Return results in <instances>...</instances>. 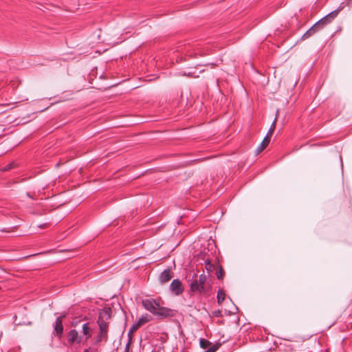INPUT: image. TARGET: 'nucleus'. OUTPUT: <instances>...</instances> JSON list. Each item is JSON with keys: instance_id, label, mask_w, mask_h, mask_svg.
<instances>
[{"instance_id": "4be33fe9", "label": "nucleus", "mask_w": 352, "mask_h": 352, "mask_svg": "<svg viewBox=\"0 0 352 352\" xmlns=\"http://www.w3.org/2000/svg\"><path fill=\"white\" fill-rule=\"evenodd\" d=\"M132 343V338L129 339L127 344H126L124 352H129L131 344Z\"/></svg>"}, {"instance_id": "0eeeda50", "label": "nucleus", "mask_w": 352, "mask_h": 352, "mask_svg": "<svg viewBox=\"0 0 352 352\" xmlns=\"http://www.w3.org/2000/svg\"><path fill=\"white\" fill-rule=\"evenodd\" d=\"M68 342L70 344L74 342L80 343L81 342V337L78 335V332L76 329H72L68 334Z\"/></svg>"}, {"instance_id": "f03ea898", "label": "nucleus", "mask_w": 352, "mask_h": 352, "mask_svg": "<svg viewBox=\"0 0 352 352\" xmlns=\"http://www.w3.org/2000/svg\"><path fill=\"white\" fill-rule=\"evenodd\" d=\"M142 305L145 309L161 318L171 317L174 315L172 309L161 307L160 303L154 299L142 300Z\"/></svg>"}, {"instance_id": "f8f14e48", "label": "nucleus", "mask_w": 352, "mask_h": 352, "mask_svg": "<svg viewBox=\"0 0 352 352\" xmlns=\"http://www.w3.org/2000/svg\"><path fill=\"white\" fill-rule=\"evenodd\" d=\"M213 344L212 342H210L209 340L205 339V338H200L199 340V346L201 348L204 349H209L210 346H212Z\"/></svg>"}, {"instance_id": "423d86ee", "label": "nucleus", "mask_w": 352, "mask_h": 352, "mask_svg": "<svg viewBox=\"0 0 352 352\" xmlns=\"http://www.w3.org/2000/svg\"><path fill=\"white\" fill-rule=\"evenodd\" d=\"M173 272L170 269L164 270L160 275L159 280L162 284L168 282L173 278Z\"/></svg>"}, {"instance_id": "b1692460", "label": "nucleus", "mask_w": 352, "mask_h": 352, "mask_svg": "<svg viewBox=\"0 0 352 352\" xmlns=\"http://www.w3.org/2000/svg\"><path fill=\"white\" fill-rule=\"evenodd\" d=\"M205 66H209L210 68L213 69L217 66L215 63H208Z\"/></svg>"}, {"instance_id": "7ed1b4c3", "label": "nucleus", "mask_w": 352, "mask_h": 352, "mask_svg": "<svg viewBox=\"0 0 352 352\" xmlns=\"http://www.w3.org/2000/svg\"><path fill=\"white\" fill-rule=\"evenodd\" d=\"M344 8V3H342L339 7L322 18L318 22H316L311 28L314 30V34L317 32L322 30L326 25L331 23L340 13L341 10H342Z\"/></svg>"}, {"instance_id": "39448f33", "label": "nucleus", "mask_w": 352, "mask_h": 352, "mask_svg": "<svg viewBox=\"0 0 352 352\" xmlns=\"http://www.w3.org/2000/svg\"><path fill=\"white\" fill-rule=\"evenodd\" d=\"M65 315H61V316H58L56 319V321H55L54 329L56 336L58 338H61L63 334V319L65 318Z\"/></svg>"}, {"instance_id": "a878e982", "label": "nucleus", "mask_w": 352, "mask_h": 352, "mask_svg": "<svg viewBox=\"0 0 352 352\" xmlns=\"http://www.w3.org/2000/svg\"><path fill=\"white\" fill-rule=\"evenodd\" d=\"M220 314H221V311H219V310L216 311L214 312V315L215 316H220Z\"/></svg>"}, {"instance_id": "4468645a", "label": "nucleus", "mask_w": 352, "mask_h": 352, "mask_svg": "<svg viewBox=\"0 0 352 352\" xmlns=\"http://www.w3.org/2000/svg\"><path fill=\"white\" fill-rule=\"evenodd\" d=\"M217 265L212 264L209 260L205 261V268L208 272L215 271Z\"/></svg>"}, {"instance_id": "f257e3e1", "label": "nucleus", "mask_w": 352, "mask_h": 352, "mask_svg": "<svg viewBox=\"0 0 352 352\" xmlns=\"http://www.w3.org/2000/svg\"><path fill=\"white\" fill-rule=\"evenodd\" d=\"M112 310L110 307L102 309L99 311L97 324L99 331L95 338V343L107 342L109 338V320L111 318Z\"/></svg>"}, {"instance_id": "cd10ccee", "label": "nucleus", "mask_w": 352, "mask_h": 352, "mask_svg": "<svg viewBox=\"0 0 352 352\" xmlns=\"http://www.w3.org/2000/svg\"><path fill=\"white\" fill-rule=\"evenodd\" d=\"M205 72V69H202V70H201V71L199 72V73H202V72Z\"/></svg>"}, {"instance_id": "ddd939ff", "label": "nucleus", "mask_w": 352, "mask_h": 352, "mask_svg": "<svg viewBox=\"0 0 352 352\" xmlns=\"http://www.w3.org/2000/svg\"><path fill=\"white\" fill-rule=\"evenodd\" d=\"M217 298L218 304L221 305L226 298V293L223 289H219Z\"/></svg>"}, {"instance_id": "bb28decb", "label": "nucleus", "mask_w": 352, "mask_h": 352, "mask_svg": "<svg viewBox=\"0 0 352 352\" xmlns=\"http://www.w3.org/2000/svg\"><path fill=\"white\" fill-rule=\"evenodd\" d=\"M83 352H94L91 348H88L84 350Z\"/></svg>"}, {"instance_id": "dca6fc26", "label": "nucleus", "mask_w": 352, "mask_h": 352, "mask_svg": "<svg viewBox=\"0 0 352 352\" xmlns=\"http://www.w3.org/2000/svg\"><path fill=\"white\" fill-rule=\"evenodd\" d=\"M151 316L147 314H143L138 320V321L142 324V325H144V324L148 322L151 320Z\"/></svg>"}, {"instance_id": "aec40b11", "label": "nucleus", "mask_w": 352, "mask_h": 352, "mask_svg": "<svg viewBox=\"0 0 352 352\" xmlns=\"http://www.w3.org/2000/svg\"><path fill=\"white\" fill-rule=\"evenodd\" d=\"M138 329L136 327V326H135L134 324L131 327V328H130V329L129 331V333H128L129 339H130V338H133V337H132L133 333L135 331H136Z\"/></svg>"}, {"instance_id": "a211bd4d", "label": "nucleus", "mask_w": 352, "mask_h": 352, "mask_svg": "<svg viewBox=\"0 0 352 352\" xmlns=\"http://www.w3.org/2000/svg\"><path fill=\"white\" fill-rule=\"evenodd\" d=\"M314 34V30L310 28L302 36V40H305Z\"/></svg>"}, {"instance_id": "1a4fd4ad", "label": "nucleus", "mask_w": 352, "mask_h": 352, "mask_svg": "<svg viewBox=\"0 0 352 352\" xmlns=\"http://www.w3.org/2000/svg\"><path fill=\"white\" fill-rule=\"evenodd\" d=\"M82 333L86 336V340L91 337V328L89 322L83 324L82 327Z\"/></svg>"}, {"instance_id": "2eb2a0df", "label": "nucleus", "mask_w": 352, "mask_h": 352, "mask_svg": "<svg viewBox=\"0 0 352 352\" xmlns=\"http://www.w3.org/2000/svg\"><path fill=\"white\" fill-rule=\"evenodd\" d=\"M198 282H199V284L200 286H202V289L203 291L205 292V284H206V282L207 280V277L206 276L205 274H201L199 276V279L197 280Z\"/></svg>"}, {"instance_id": "9d476101", "label": "nucleus", "mask_w": 352, "mask_h": 352, "mask_svg": "<svg viewBox=\"0 0 352 352\" xmlns=\"http://www.w3.org/2000/svg\"><path fill=\"white\" fill-rule=\"evenodd\" d=\"M190 290L192 292H199V293H203L204 292L202 289V286H200L199 284V282L197 280V279H195L193 280L190 285Z\"/></svg>"}, {"instance_id": "9b49d317", "label": "nucleus", "mask_w": 352, "mask_h": 352, "mask_svg": "<svg viewBox=\"0 0 352 352\" xmlns=\"http://www.w3.org/2000/svg\"><path fill=\"white\" fill-rule=\"evenodd\" d=\"M215 274L217 276V279L219 280H222L224 277V270L223 269V267L219 263L217 264Z\"/></svg>"}, {"instance_id": "f3484780", "label": "nucleus", "mask_w": 352, "mask_h": 352, "mask_svg": "<svg viewBox=\"0 0 352 352\" xmlns=\"http://www.w3.org/2000/svg\"><path fill=\"white\" fill-rule=\"evenodd\" d=\"M276 118L274 119V122H272V124H271L267 133V135L265 136H267L269 138L271 139V137L272 136L273 133H274V131L275 130V128H276Z\"/></svg>"}, {"instance_id": "412c9836", "label": "nucleus", "mask_w": 352, "mask_h": 352, "mask_svg": "<svg viewBox=\"0 0 352 352\" xmlns=\"http://www.w3.org/2000/svg\"><path fill=\"white\" fill-rule=\"evenodd\" d=\"M138 329L136 327V326H135L134 324L131 327V328H130V329L129 331V333H128L129 339H130V338H133V337H132L133 333L135 331H136Z\"/></svg>"}, {"instance_id": "20e7f679", "label": "nucleus", "mask_w": 352, "mask_h": 352, "mask_svg": "<svg viewBox=\"0 0 352 352\" xmlns=\"http://www.w3.org/2000/svg\"><path fill=\"white\" fill-rule=\"evenodd\" d=\"M170 289L177 296L182 294L184 292V287L181 280L174 279L170 285Z\"/></svg>"}, {"instance_id": "6ab92c4d", "label": "nucleus", "mask_w": 352, "mask_h": 352, "mask_svg": "<svg viewBox=\"0 0 352 352\" xmlns=\"http://www.w3.org/2000/svg\"><path fill=\"white\" fill-rule=\"evenodd\" d=\"M182 76L190 77V78H198L199 77V75H197L195 72H192V71H190L188 72H185L182 74Z\"/></svg>"}, {"instance_id": "5701e85b", "label": "nucleus", "mask_w": 352, "mask_h": 352, "mask_svg": "<svg viewBox=\"0 0 352 352\" xmlns=\"http://www.w3.org/2000/svg\"><path fill=\"white\" fill-rule=\"evenodd\" d=\"M14 167V164L12 163L8 164L3 169V170H8Z\"/></svg>"}, {"instance_id": "6e6552de", "label": "nucleus", "mask_w": 352, "mask_h": 352, "mask_svg": "<svg viewBox=\"0 0 352 352\" xmlns=\"http://www.w3.org/2000/svg\"><path fill=\"white\" fill-rule=\"evenodd\" d=\"M270 138H269L267 136H265L262 142L260 144V145L257 147L256 150V154H258L261 153L270 144Z\"/></svg>"}, {"instance_id": "393cba45", "label": "nucleus", "mask_w": 352, "mask_h": 352, "mask_svg": "<svg viewBox=\"0 0 352 352\" xmlns=\"http://www.w3.org/2000/svg\"><path fill=\"white\" fill-rule=\"evenodd\" d=\"M135 326H136V327L138 329H139L140 327H141L142 325L141 323H140L138 320L134 323Z\"/></svg>"}]
</instances>
